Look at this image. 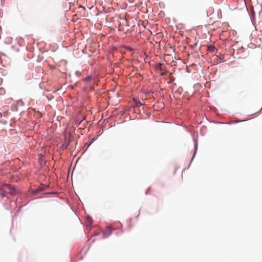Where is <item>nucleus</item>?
<instances>
[{"instance_id": "nucleus-2", "label": "nucleus", "mask_w": 262, "mask_h": 262, "mask_svg": "<svg viewBox=\"0 0 262 262\" xmlns=\"http://www.w3.org/2000/svg\"><path fill=\"white\" fill-rule=\"evenodd\" d=\"M114 230V229L111 226H108L107 227V231L108 232V235H110L112 232V231Z\"/></svg>"}, {"instance_id": "nucleus-3", "label": "nucleus", "mask_w": 262, "mask_h": 262, "mask_svg": "<svg viewBox=\"0 0 262 262\" xmlns=\"http://www.w3.org/2000/svg\"><path fill=\"white\" fill-rule=\"evenodd\" d=\"M215 49V48L213 46H209L208 47V51L209 52H214Z\"/></svg>"}, {"instance_id": "nucleus-1", "label": "nucleus", "mask_w": 262, "mask_h": 262, "mask_svg": "<svg viewBox=\"0 0 262 262\" xmlns=\"http://www.w3.org/2000/svg\"><path fill=\"white\" fill-rule=\"evenodd\" d=\"M15 193V189L11 185L4 184L1 185L0 188V196L4 198L7 196V194L13 195Z\"/></svg>"}, {"instance_id": "nucleus-7", "label": "nucleus", "mask_w": 262, "mask_h": 262, "mask_svg": "<svg viewBox=\"0 0 262 262\" xmlns=\"http://www.w3.org/2000/svg\"><path fill=\"white\" fill-rule=\"evenodd\" d=\"M162 66V63H160L158 64V67H161Z\"/></svg>"}, {"instance_id": "nucleus-6", "label": "nucleus", "mask_w": 262, "mask_h": 262, "mask_svg": "<svg viewBox=\"0 0 262 262\" xmlns=\"http://www.w3.org/2000/svg\"><path fill=\"white\" fill-rule=\"evenodd\" d=\"M88 221L89 223H91L92 221V219L91 217H88Z\"/></svg>"}, {"instance_id": "nucleus-4", "label": "nucleus", "mask_w": 262, "mask_h": 262, "mask_svg": "<svg viewBox=\"0 0 262 262\" xmlns=\"http://www.w3.org/2000/svg\"><path fill=\"white\" fill-rule=\"evenodd\" d=\"M92 77L91 76H88L84 79L85 82H88L91 79Z\"/></svg>"}, {"instance_id": "nucleus-5", "label": "nucleus", "mask_w": 262, "mask_h": 262, "mask_svg": "<svg viewBox=\"0 0 262 262\" xmlns=\"http://www.w3.org/2000/svg\"><path fill=\"white\" fill-rule=\"evenodd\" d=\"M5 93V90L3 88H0V94L3 95V94H4Z\"/></svg>"}]
</instances>
